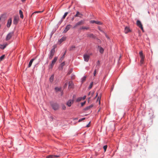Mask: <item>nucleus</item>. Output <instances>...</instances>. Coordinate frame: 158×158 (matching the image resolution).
Wrapping results in <instances>:
<instances>
[{"label": "nucleus", "instance_id": "obj_1", "mask_svg": "<svg viewBox=\"0 0 158 158\" xmlns=\"http://www.w3.org/2000/svg\"><path fill=\"white\" fill-rule=\"evenodd\" d=\"M57 57H55L54 58L53 60L52 61L51 63L50 64L49 66V69H52L54 64L56 62V60L57 59Z\"/></svg>", "mask_w": 158, "mask_h": 158}, {"label": "nucleus", "instance_id": "obj_2", "mask_svg": "<svg viewBox=\"0 0 158 158\" xmlns=\"http://www.w3.org/2000/svg\"><path fill=\"white\" fill-rule=\"evenodd\" d=\"M55 52V47L51 49L50 52V55L49 58L50 59H51L54 55Z\"/></svg>", "mask_w": 158, "mask_h": 158}, {"label": "nucleus", "instance_id": "obj_3", "mask_svg": "<svg viewBox=\"0 0 158 158\" xmlns=\"http://www.w3.org/2000/svg\"><path fill=\"white\" fill-rule=\"evenodd\" d=\"M84 23V21L81 20L78 23H77L73 26V28H75L78 26L82 25Z\"/></svg>", "mask_w": 158, "mask_h": 158}, {"label": "nucleus", "instance_id": "obj_4", "mask_svg": "<svg viewBox=\"0 0 158 158\" xmlns=\"http://www.w3.org/2000/svg\"><path fill=\"white\" fill-rule=\"evenodd\" d=\"M51 106L52 108L54 110H56L59 108V106L56 103H52L51 104Z\"/></svg>", "mask_w": 158, "mask_h": 158}, {"label": "nucleus", "instance_id": "obj_5", "mask_svg": "<svg viewBox=\"0 0 158 158\" xmlns=\"http://www.w3.org/2000/svg\"><path fill=\"white\" fill-rule=\"evenodd\" d=\"M136 24L137 26L140 28L142 31L144 32L143 27L141 22L140 21L138 20L137 21Z\"/></svg>", "mask_w": 158, "mask_h": 158}, {"label": "nucleus", "instance_id": "obj_6", "mask_svg": "<svg viewBox=\"0 0 158 158\" xmlns=\"http://www.w3.org/2000/svg\"><path fill=\"white\" fill-rule=\"evenodd\" d=\"M14 34V32H12L9 33L7 35L6 38V40H8L10 39Z\"/></svg>", "mask_w": 158, "mask_h": 158}, {"label": "nucleus", "instance_id": "obj_7", "mask_svg": "<svg viewBox=\"0 0 158 158\" xmlns=\"http://www.w3.org/2000/svg\"><path fill=\"white\" fill-rule=\"evenodd\" d=\"M90 22L92 23H95L98 25H101L102 24V23L101 22L98 21L91 20L90 21Z\"/></svg>", "mask_w": 158, "mask_h": 158}, {"label": "nucleus", "instance_id": "obj_8", "mask_svg": "<svg viewBox=\"0 0 158 158\" xmlns=\"http://www.w3.org/2000/svg\"><path fill=\"white\" fill-rule=\"evenodd\" d=\"M71 27L72 26L70 24L67 25L63 31L64 33H66L70 29Z\"/></svg>", "mask_w": 158, "mask_h": 158}, {"label": "nucleus", "instance_id": "obj_9", "mask_svg": "<svg viewBox=\"0 0 158 158\" xmlns=\"http://www.w3.org/2000/svg\"><path fill=\"white\" fill-rule=\"evenodd\" d=\"M89 58V56L87 54H85L84 55V59L85 61L88 62Z\"/></svg>", "mask_w": 158, "mask_h": 158}, {"label": "nucleus", "instance_id": "obj_10", "mask_svg": "<svg viewBox=\"0 0 158 158\" xmlns=\"http://www.w3.org/2000/svg\"><path fill=\"white\" fill-rule=\"evenodd\" d=\"M73 103V100H69L67 102L66 104L69 107Z\"/></svg>", "mask_w": 158, "mask_h": 158}, {"label": "nucleus", "instance_id": "obj_11", "mask_svg": "<svg viewBox=\"0 0 158 158\" xmlns=\"http://www.w3.org/2000/svg\"><path fill=\"white\" fill-rule=\"evenodd\" d=\"M19 18L18 17H15L13 20V23L15 24H16L18 22Z\"/></svg>", "mask_w": 158, "mask_h": 158}, {"label": "nucleus", "instance_id": "obj_12", "mask_svg": "<svg viewBox=\"0 0 158 158\" xmlns=\"http://www.w3.org/2000/svg\"><path fill=\"white\" fill-rule=\"evenodd\" d=\"M11 23H12L11 19V18H10L8 20L7 23V27H10V26L11 25Z\"/></svg>", "mask_w": 158, "mask_h": 158}, {"label": "nucleus", "instance_id": "obj_13", "mask_svg": "<svg viewBox=\"0 0 158 158\" xmlns=\"http://www.w3.org/2000/svg\"><path fill=\"white\" fill-rule=\"evenodd\" d=\"M82 16V15L78 11H77V14L74 16V17H78L80 18H81Z\"/></svg>", "mask_w": 158, "mask_h": 158}, {"label": "nucleus", "instance_id": "obj_14", "mask_svg": "<svg viewBox=\"0 0 158 158\" xmlns=\"http://www.w3.org/2000/svg\"><path fill=\"white\" fill-rule=\"evenodd\" d=\"M139 55L141 58V60H144V56H143L142 51L139 52Z\"/></svg>", "mask_w": 158, "mask_h": 158}, {"label": "nucleus", "instance_id": "obj_15", "mask_svg": "<svg viewBox=\"0 0 158 158\" xmlns=\"http://www.w3.org/2000/svg\"><path fill=\"white\" fill-rule=\"evenodd\" d=\"M139 55L141 58V60H144V56H143L142 51L139 52Z\"/></svg>", "mask_w": 158, "mask_h": 158}, {"label": "nucleus", "instance_id": "obj_16", "mask_svg": "<svg viewBox=\"0 0 158 158\" xmlns=\"http://www.w3.org/2000/svg\"><path fill=\"white\" fill-rule=\"evenodd\" d=\"M87 36L88 37L92 38H94L95 37V36L93 34H87Z\"/></svg>", "mask_w": 158, "mask_h": 158}, {"label": "nucleus", "instance_id": "obj_17", "mask_svg": "<svg viewBox=\"0 0 158 158\" xmlns=\"http://www.w3.org/2000/svg\"><path fill=\"white\" fill-rule=\"evenodd\" d=\"M66 39V37L63 36L61 38L59 41V42L61 44L62 42L65 40Z\"/></svg>", "mask_w": 158, "mask_h": 158}, {"label": "nucleus", "instance_id": "obj_18", "mask_svg": "<svg viewBox=\"0 0 158 158\" xmlns=\"http://www.w3.org/2000/svg\"><path fill=\"white\" fill-rule=\"evenodd\" d=\"M73 85V82L71 81H69V88H72Z\"/></svg>", "mask_w": 158, "mask_h": 158}, {"label": "nucleus", "instance_id": "obj_19", "mask_svg": "<svg viewBox=\"0 0 158 158\" xmlns=\"http://www.w3.org/2000/svg\"><path fill=\"white\" fill-rule=\"evenodd\" d=\"M130 31L129 28L128 27H125V30H124V32L125 33H127L129 32Z\"/></svg>", "mask_w": 158, "mask_h": 158}, {"label": "nucleus", "instance_id": "obj_20", "mask_svg": "<svg viewBox=\"0 0 158 158\" xmlns=\"http://www.w3.org/2000/svg\"><path fill=\"white\" fill-rule=\"evenodd\" d=\"M89 29V28L88 27L83 26L80 28V30H88Z\"/></svg>", "mask_w": 158, "mask_h": 158}, {"label": "nucleus", "instance_id": "obj_21", "mask_svg": "<svg viewBox=\"0 0 158 158\" xmlns=\"http://www.w3.org/2000/svg\"><path fill=\"white\" fill-rule=\"evenodd\" d=\"M34 59H31V60L30 61L28 65V67L30 68L31 65L32 63L33 62V61L34 60Z\"/></svg>", "mask_w": 158, "mask_h": 158}, {"label": "nucleus", "instance_id": "obj_22", "mask_svg": "<svg viewBox=\"0 0 158 158\" xmlns=\"http://www.w3.org/2000/svg\"><path fill=\"white\" fill-rule=\"evenodd\" d=\"M66 50L65 51L64 53V54L62 55V56L60 58V62H61L63 60L64 58V56L66 53Z\"/></svg>", "mask_w": 158, "mask_h": 158}, {"label": "nucleus", "instance_id": "obj_23", "mask_svg": "<svg viewBox=\"0 0 158 158\" xmlns=\"http://www.w3.org/2000/svg\"><path fill=\"white\" fill-rule=\"evenodd\" d=\"M19 14L20 15V17L22 19H23V12L21 10H20L19 11Z\"/></svg>", "mask_w": 158, "mask_h": 158}, {"label": "nucleus", "instance_id": "obj_24", "mask_svg": "<svg viewBox=\"0 0 158 158\" xmlns=\"http://www.w3.org/2000/svg\"><path fill=\"white\" fill-rule=\"evenodd\" d=\"M44 11V10H42V11H35L32 14V15H31V17L32 16V15H33L34 14H36V13H42L43 11Z\"/></svg>", "mask_w": 158, "mask_h": 158}, {"label": "nucleus", "instance_id": "obj_25", "mask_svg": "<svg viewBox=\"0 0 158 158\" xmlns=\"http://www.w3.org/2000/svg\"><path fill=\"white\" fill-rule=\"evenodd\" d=\"M54 75H52L51 76V77H50V79H49V80L51 82H52L53 81V79H54Z\"/></svg>", "mask_w": 158, "mask_h": 158}, {"label": "nucleus", "instance_id": "obj_26", "mask_svg": "<svg viewBox=\"0 0 158 158\" xmlns=\"http://www.w3.org/2000/svg\"><path fill=\"white\" fill-rule=\"evenodd\" d=\"M7 45V44H6L5 45H0V48L1 49H4L5 48V47Z\"/></svg>", "mask_w": 158, "mask_h": 158}, {"label": "nucleus", "instance_id": "obj_27", "mask_svg": "<svg viewBox=\"0 0 158 158\" xmlns=\"http://www.w3.org/2000/svg\"><path fill=\"white\" fill-rule=\"evenodd\" d=\"M98 48H99V50L100 52L102 53L104 51L103 49L102 48L100 47L99 46H98Z\"/></svg>", "mask_w": 158, "mask_h": 158}, {"label": "nucleus", "instance_id": "obj_28", "mask_svg": "<svg viewBox=\"0 0 158 158\" xmlns=\"http://www.w3.org/2000/svg\"><path fill=\"white\" fill-rule=\"evenodd\" d=\"M93 106V105H90L87 107L85 109V110H89V109H90V108L92 107Z\"/></svg>", "mask_w": 158, "mask_h": 158}, {"label": "nucleus", "instance_id": "obj_29", "mask_svg": "<svg viewBox=\"0 0 158 158\" xmlns=\"http://www.w3.org/2000/svg\"><path fill=\"white\" fill-rule=\"evenodd\" d=\"M46 158H54V156L53 155H49L47 156Z\"/></svg>", "mask_w": 158, "mask_h": 158}, {"label": "nucleus", "instance_id": "obj_30", "mask_svg": "<svg viewBox=\"0 0 158 158\" xmlns=\"http://www.w3.org/2000/svg\"><path fill=\"white\" fill-rule=\"evenodd\" d=\"M100 61L99 60H98V61L96 65V67L98 69L99 67V66L100 65Z\"/></svg>", "mask_w": 158, "mask_h": 158}, {"label": "nucleus", "instance_id": "obj_31", "mask_svg": "<svg viewBox=\"0 0 158 158\" xmlns=\"http://www.w3.org/2000/svg\"><path fill=\"white\" fill-rule=\"evenodd\" d=\"M93 85V82H92L91 83L90 85H89V87L88 89H91L92 88Z\"/></svg>", "mask_w": 158, "mask_h": 158}, {"label": "nucleus", "instance_id": "obj_32", "mask_svg": "<svg viewBox=\"0 0 158 158\" xmlns=\"http://www.w3.org/2000/svg\"><path fill=\"white\" fill-rule=\"evenodd\" d=\"M68 13L67 12H65L64 13V15H63L62 19H64L66 17V16L68 15Z\"/></svg>", "mask_w": 158, "mask_h": 158}, {"label": "nucleus", "instance_id": "obj_33", "mask_svg": "<svg viewBox=\"0 0 158 158\" xmlns=\"http://www.w3.org/2000/svg\"><path fill=\"white\" fill-rule=\"evenodd\" d=\"M86 77L84 76V77L82 79L81 82L82 83L84 82L86 80Z\"/></svg>", "mask_w": 158, "mask_h": 158}, {"label": "nucleus", "instance_id": "obj_34", "mask_svg": "<svg viewBox=\"0 0 158 158\" xmlns=\"http://www.w3.org/2000/svg\"><path fill=\"white\" fill-rule=\"evenodd\" d=\"M75 48V46L74 45H73L70 47L69 50L70 51L72 50Z\"/></svg>", "mask_w": 158, "mask_h": 158}, {"label": "nucleus", "instance_id": "obj_35", "mask_svg": "<svg viewBox=\"0 0 158 158\" xmlns=\"http://www.w3.org/2000/svg\"><path fill=\"white\" fill-rule=\"evenodd\" d=\"M5 55H3L2 56H1L0 57V60H2L5 58Z\"/></svg>", "mask_w": 158, "mask_h": 158}, {"label": "nucleus", "instance_id": "obj_36", "mask_svg": "<svg viewBox=\"0 0 158 158\" xmlns=\"http://www.w3.org/2000/svg\"><path fill=\"white\" fill-rule=\"evenodd\" d=\"M55 89L56 91H60L61 90V88H58L57 87H56L55 88Z\"/></svg>", "mask_w": 158, "mask_h": 158}, {"label": "nucleus", "instance_id": "obj_37", "mask_svg": "<svg viewBox=\"0 0 158 158\" xmlns=\"http://www.w3.org/2000/svg\"><path fill=\"white\" fill-rule=\"evenodd\" d=\"M82 99V98L81 97L77 99V102H80L81 100Z\"/></svg>", "mask_w": 158, "mask_h": 158}, {"label": "nucleus", "instance_id": "obj_38", "mask_svg": "<svg viewBox=\"0 0 158 158\" xmlns=\"http://www.w3.org/2000/svg\"><path fill=\"white\" fill-rule=\"evenodd\" d=\"M107 146L106 145H105L103 146V149L104 150V151L106 152V149L107 148Z\"/></svg>", "mask_w": 158, "mask_h": 158}, {"label": "nucleus", "instance_id": "obj_39", "mask_svg": "<svg viewBox=\"0 0 158 158\" xmlns=\"http://www.w3.org/2000/svg\"><path fill=\"white\" fill-rule=\"evenodd\" d=\"M85 118H83L81 119H80L79 120H78V122H81V121H83V120H85Z\"/></svg>", "mask_w": 158, "mask_h": 158}, {"label": "nucleus", "instance_id": "obj_40", "mask_svg": "<svg viewBox=\"0 0 158 158\" xmlns=\"http://www.w3.org/2000/svg\"><path fill=\"white\" fill-rule=\"evenodd\" d=\"M62 108L63 110H65L66 109V107L65 105H63L62 106Z\"/></svg>", "mask_w": 158, "mask_h": 158}, {"label": "nucleus", "instance_id": "obj_41", "mask_svg": "<svg viewBox=\"0 0 158 158\" xmlns=\"http://www.w3.org/2000/svg\"><path fill=\"white\" fill-rule=\"evenodd\" d=\"M94 94V92H90L89 94V95H91V96H92Z\"/></svg>", "mask_w": 158, "mask_h": 158}, {"label": "nucleus", "instance_id": "obj_42", "mask_svg": "<svg viewBox=\"0 0 158 158\" xmlns=\"http://www.w3.org/2000/svg\"><path fill=\"white\" fill-rule=\"evenodd\" d=\"M144 62V60H140V63L141 64H143Z\"/></svg>", "mask_w": 158, "mask_h": 158}, {"label": "nucleus", "instance_id": "obj_43", "mask_svg": "<svg viewBox=\"0 0 158 158\" xmlns=\"http://www.w3.org/2000/svg\"><path fill=\"white\" fill-rule=\"evenodd\" d=\"M72 72V69H70L69 72L68 73V74H70Z\"/></svg>", "mask_w": 158, "mask_h": 158}, {"label": "nucleus", "instance_id": "obj_44", "mask_svg": "<svg viewBox=\"0 0 158 158\" xmlns=\"http://www.w3.org/2000/svg\"><path fill=\"white\" fill-rule=\"evenodd\" d=\"M96 73H97V70H96V69H95L94 71V76H95L96 75Z\"/></svg>", "mask_w": 158, "mask_h": 158}, {"label": "nucleus", "instance_id": "obj_45", "mask_svg": "<svg viewBox=\"0 0 158 158\" xmlns=\"http://www.w3.org/2000/svg\"><path fill=\"white\" fill-rule=\"evenodd\" d=\"M85 102H82L81 103V106H84L85 104Z\"/></svg>", "mask_w": 158, "mask_h": 158}, {"label": "nucleus", "instance_id": "obj_46", "mask_svg": "<svg viewBox=\"0 0 158 158\" xmlns=\"http://www.w3.org/2000/svg\"><path fill=\"white\" fill-rule=\"evenodd\" d=\"M98 29H99V30H100L101 31V32H103V31L101 30L100 28V27H98Z\"/></svg>", "mask_w": 158, "mask_h": 158}, {"label": "nucleus", "instance_id": "obj_47", "mask_svg": "<svg viewBox=\"0 0 158 158\" xmlns=\"http://www.w3.org/2000/svg\"><path fill=\"white\" fill-rule=\"evenodd\" d=\"M90 122H89V123H88V125H87V126H86V127H89L90 126Z\"/></svg>", "mask_w": 158, "mask_h": 158}, {"label": "nucleus", "instance_id": "obj_48", "mask_svg": "<svg viewBox=\"0 0 158 158\" xmlns=\"http://www.w3.org/2000/svg\"><path fill=\"white\" fill-rule=\"evenodd\" d=\"M54 158L55 157H59L60 156L59 155H54Z\"/></svg>", "mask_w": 158, "mask_h": 158}, {"label": "nucleus", "instance_id": "obj_49", "mask_svg": "<svg viewBox=\"0 0 158 158\" xmlns=\"http://www.w3.org/2000/svg\"><path fill=\"white\" fill-rule=\"evenodd\" d=\"M75 78V76L74 75H73L71 77V78L72 79H74Z\"/></svg>", "mask_w": 158, "mask_h": 158}, {"label": "nucleus", "instance_id": "obj_50", "mask_svg": "<svg viewBox=\"0 0 158 158\" xmlns=\"http://www.w3.org/2000/svg\"><path fill=\"white\" fill-rule=\"evenodd\" d=\"M100 98H99V97H98V99H97V101H98V100H99V104L100 103Z\"/></svg>", "mask_w": 158, "mask_h": 158}, {"label": "nucleus", "instance_id": "obj_51", "mask_svg": "<svg viewBox=\"0 0 158 158\" xmlns=\"http://www.w3.org/2000/svg\"><path fill=\"white\" fill-rule=\"evenodd\" d=\"M64 62H63L61 64V65L62 66H64Z\"/></svg>", "mask_w": 158, "mask_h": 158}, {"label": "nucleus", "instance_id": "obj_52", "mask_svg": "<svg viewBox=\"0 0 158 158\" xmlns=\"http://www.w3.org/2000/svg\"><path fill=\"white\" fill-rule=\"evenodd\" d=\"M67 83H66L65 84V85H64V87H66V86H67Z\"/></svg>", "mask_w": 158, "mask_h": 158}, {"label": "nucleus", "instance_id": "obj_53", "mask_svg": "<svg viewBox=\"0 0 158 158\" xmlns=\"http://www.w3.org/2000/svg\"><path fill=\"white\" fill-rule=\"evenodd\" d=\"M86 96H84L83 98V100H84L85 99V98H86Z\"/></svg>", "mask_w": 158, "mask_h": 158}, {"label": "nucleus", "instance_id": "obj_54", "mask_svg": "<svg viewBox=\"0 0 158 158\" xmlns=\"http://www.w3.org/2000/svg\"><path fill=\"white\" fill-rule=\"evenodd\" d=\"M21 1L23 2H25L26 0H21Z\"/></svg>", "mask_w": 158, "mask_h": 158}, {"label": "nucleus", "instance_id": "obj_55", "mask_svg": "<svg viewBox=\"0 0 158 158\" xmlns=\"http://www.w3.org/2000/svg\"><path fill=\"white\" fill-rule=\"evenodd\" d=\"M73 17L72 19V20L73 21V20L74 19V17Z\"/></svg>", "mask_w": 158, "mask_h": 158}, {"label": "nucleus", "instance_id": "obj_56", "mask_svg": "<svg viewBox=\"0 0 158 158\" xmlns=\"http://www.w3.org/2000/svg\"><path fill=\"white\" fill-rule=\"evenodd\" d=\"M98 95V94L97 93V94H96V97H95V98H96L97 97Z\"/></svg>", "mask_w": 158, "mask_h": 158}, {"label": "nucleus", "instance_id": "obj_57", "mask_svg": "<svg viewBox=\"0 0 158 158\" xmlns=\"http://www.w3.org/2000/svg\"><path fill=\"white\" fill-rule=\"evenodd\" d=\"M106 37H107L108 39H109V37H108L107 36V35H106Z\"/></svg>", "mask_w": 158, "mask_h": 158}, {"label": "nucleus", "instance_id": "obj_58", "mask_svg": "<svg viewBox=\"0 0 158 158\" xmlns=\"http://www.w3.org/2000/svg\"><path fill=\"white\" fill-rule=\"evenodd\" d=\"M148 14H149V11H148Z\"/></svg>", "mask_w": 158, "mask_h": 158}, {"label": "nucleus", "instance_id": "obj_59", "mask_svg": "<svg viewBox=\"0 0 158 158\" xmlns=\"http://www.w3.org/2000/svg\"><path fill=\"white\" fill-rule=\"evenodd\" d=\"M1 20V18H0V20Z\"/></svg>", "mask_w": 158, "mask_h": 158}]
</instances>
